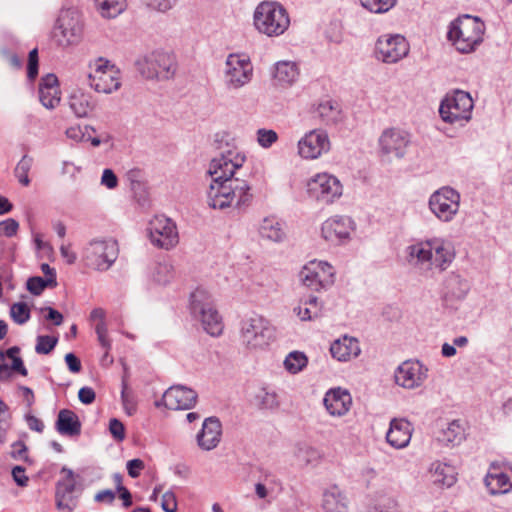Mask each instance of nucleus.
Instances as JSON below:
<instances>
[{
  "instance_id": "f257e3e1",
  "label": "nucleus",
  "mask_w": 512,
  "mask_h": 512,
  "mask_svg": "<svg viewBox=\"0 0 512 512\" xmlns=\"http://www.w3.org/2000/svg\"><path fill=\"white\" fill-rule=\"evenodd\" d=\"M485 24L478 17L463 15L451 22L448 40L461 53H470L483 41Z\"/></svg>"
},
{
  "instance_id": "f03ea898",
  "label": "nucleus",
  "mask_w": 512,
  "mask_h": 512,
  "mask_svg": "<svg viewBox=\"0 0 512 512\" xmlns=\"http://www.w3.org/2000/svg\"><path fill=\"white\" fill-rule=\"evenodd\" d=\"M275 327L261 315H252L240 323L239 339L248 350H263L275 339Z\"/></svg>"
},
{
  "instance_id": "7ed1b4c3",
  "label": "nucleus",
  "mask_w": 512,
  "mask_h": 512,
  "mask_svg": "<svg viewBox=\"0 0 512 512\" xmlns=\"http://www.w3.org/2000/svg\"><path fill=\"white\" fill-rule=\"evenodd\" d=\"M190 312L199 319L203 329L211 336L223 331L222 318L214 307L211 294L204 288H197L190 295Z\"/></svg>"
},
{
  "instance_id": "20e7f679",
  "label": "nucleus",
  "mask_w": 512,
  "mask_h": 512,
  "mask_svg": "<svg viewBox=\"0 0 512 512\" xmlns=\"http://www.w3.org/2000/svg\"><path fill=\"white\" fill-rule=\"evenodd\" d=\"M254 24L257 30L267 36L282 35L290 25L286 9L277 2H262L254 12Z\"/></svg>"
},
{
  "instance_id": "39448f33",
  "label": "nucleus",
  "mask_w": 512,
  "mask_h": 512,
  "mask_svg": "<svg viewBox=\"0 0 512 512\" xmlns=\"http://www.w3.org/2000/svg\"><path fill=\"white\" fill-rule=\"evenodd\" d=\"M254 67L251 59L244 53H230L226 57L222 69V82L224 88L229 91H238L252 81Z\"/></svg>"
},
{
  "instance_id": "423d86ee",
  "label": "nucleus",
  "mask_w": 512,
  "mask_h": 512,
  "mask_svg": "<svg viewBox=\"0 0 512 512\" xmlns=\"http://www.w3.org/2000/svg\"><path fill=\"white\" fill-rule=\"evenodd\" d=\"M473 108L474 102L470 94L455 90L442 99L439 114L444 122L463 127L471 120Z\"/></svg>"
},
{
  "instance_id": "0eeeda50",
  "label": "nucleus",
  "mask_w": 512,
  "mask_h": 512,
  "mask_svg": "<svg viewBox=\"0 0 512 512\" xmlns=\"http://www.w3.org/2000/svg\"><path fill=\"white\" fill-rule=\"evenodd\" d=\"M119 247L112 238H98L91 240L83 249L82 260L84 265L96 271H107L117 260Z\"/></svg>"
},
{
  "instance_id": "6e6552de",
  "label": "nucleus",
  "mask_w": 512,
  "mask_h": 512,
  "mask_svg": "<svg viewBox=\"0 0 512 512\" xmlns=\"http://www.w3.org/2000/svg\"><path fill=\"white\" fill-rule=\"evenodd\" d=\"M140 74L149 80H168L176 72V61L172 54L164 51H153L136 62Z\"/></svg>"
},
{
  "instance_id": "1a4fd4ad",
  "label": "nucleus",
  "mask_w": 512,
  "mask_h": 512,
  "mask_svg": "<svg viewBox=\"0 0 512 512\" xmlns=\"http://www.w3.org/2000/svg\"><path fill=\"white\" fill-rule=\"evenodd\" d=\"M83 32V22L76 9L61 10L52 31L54 41L60 47L78 43Z\"/></svg>"
},
{
  "instance_id": "9d476101",
  "label": "nucleus",
  "mask_w": 512,
  "mask_h": 512,
  "mask_svg": "<svg viewBox=\"0 0 512 512\" xmlns=\"http://www.w3.org/2000/svg\"><path fill=\"white\" fill-rule=\"evenodd\" d=\"M460 198L454 188L443 186L430 195L429 209L440 221L450 222L459 211Z\"/></svg>"
},
{
  "instance_id": "9b49d317",
  "label": "nucleus",
  "mask_w": 512,
  "mask_h": 512,
  "mask_svg": "<svg viewBox=\"0 0 512 512\" xmlns=\"http://www.w3.org/2000/svg\"><path fill=\"white\" fill-rule=\"evenodd\" d=\"M307 192L312 199L323 204H331L341 197L343 186L334 175L318 173L308 181Z\"/></svg>"
},
{
  "instance_id": "f8f14e48",
  "label": "nucleus",
  "mask_w": 512,
  "mask_h": 512,
  "mask_svg": "<svg viewBox=\"0 0 512 512\" xmlns=\"http://www.w3.org/2000/svg\"><path fill=\"white\" fill-rule=\"evenodd\" d=\"M300 282L312 291L327 289L335 281V270L327 262L313 260L299 272Z\"/></svg>"
},
{
  "instance_id": "ddd939ff",
  "label": "nucleus",
  "mask_w": 512,
  "mask_h": 512,
  "mask_svg": "<svg viewBox=\"0 0 512 512\" xmlns=\"http://www.w3.org/2000/svg\"><path fill=\"white\" fill-rule=\"evenodd\" d=\"M89 86L99 93H112L119 89L120 71L102 58L98 59L88 75Z\"/></svg>"
},
{
  "instance_id": "4468645a",
  "label": "nucleus",
  "mask_w": 512,
  "mask_h": 512,
  "mask_svg": "<svg viewBox=\"0 0 512 512\" xmlns=\"http://www.w3.org/2000/svg\"><path fill=\"white\" fill-rule=\"evenodd\" d=\"M409 49V43L402 35H382L376 42L375 53L378 60L393 64L406 57Z\"/></svg>"
},
{
  "instance_id": "2eb2a0df",
  "label": "nucleus",
  "mask_w": 512,
  "mask_h": 512,
  "mask_svg": "<svg viewBox=\"0 0 512 512\" xmlns=\"http://www.w3.org/2000/svg\"><path fill=\"white\" fill-rule=\"evenodd\" d=\"M297 148L302 159L314 160L330 151L331 142L325 130L313 129L300 138Z\"/></svg>"
},
{
  "instance_id": "dca6fc26",
  "label": "nucleus",
  "mask_w": 512,
  "mask_h": 512,
  "mask_svg": "<svg viewBox=\"0 0 512 512\" xmlns=\"http://www.w3.org/2000/svg\"><path fill=\"white\" fill-rule=\"evenodd\" d=\"M149 238L153 245L166 250L174 247L179 240L175 223L163 216H155L148 226Z\"/></svg>"
},
{
  "instance_id": "f3484780",
  "label": "nucleus",
  "mask_w": 512,
  "mask_h": 512,
  "mask_svg": "<svg viewBox=\"0 0 512 512\" xmlns=\"http://www.w3.org/2000/svg\"><path fill=\"white\" fill-rule=\"evenodd\" d=\"M354 230L355 222L351 217L336 215L322 223L321 236L331 244H341L350 239Z\"/></svg>"
},
{
  "instance_id": "a211bd4d",
  "label": "nucleus",
  "mask_w": 512,
  "mask_h": 512,
  "mask_svg": "<svg viewBox=\"0 0 512 512\" xmlns=\"http://www.w3.org/2000/svg\"><path fill=\"white\" fill-rule=\"evenodd\" d=\"M245 157L239 153L228 151L219 157L212 159L209 165L208 173L212 180L234 179L235 171L242 167Z\"/></svg>"
},
{
  "instance_id": "6ab92c4d",
  "label": "nucleus",
  "mask_w": 512,
  "mask_h": 512,
  "mask_svg": "<svg viewBox=\"0 0 512 512\" xmlns=\"http://www.w3.org/2000/svg\"><path fill=\"white\" fill-rule=\"evenodd\" d=\"M197 400V393L185 386L176 385L168 388L160 401L155 404L157 407L164 405L170 410L191 409Z\"/></svg>"
},
{
  "instance_id": "aec40b11",
  "label": "nucleus",
  "mask_w": 512,
  "mask_h": 512,
  "mask_svg": "<svg viewBox=\"0 0 512 512\" xmlns=\"http://www.w3.org/2000/svg\"><path fill=\"white\" fill-rule=\"evenodd\" d=\"M410 141L411 139L408 132L397 128H390L384 130L379 137V147L383 154L402 158L406 153Z\"/></svg>"
},
{
  "instance_id": "412c9836",
  "label": "nucleus",
  "mask_w": 512,
  "mask_h": 512,
  "mask_svg": "<svg viewBox=\"0 0 512 512\" xmlns=\"http://www.w3.org/2000/svg\"><path fill=\"white\" fill-rule=\"evenodd\" d=\"M395 382L405 389H414L427 378V369L419 361H405L395 371Z\"/></svg>"
},
{
  "instance_id": "4be33fe9",
  "label": "nucleus",
  "mask_w": 512,
  "mask_h": 512,
  "mask_svg": "<svg viewBox=\"0 0 512 512\" xmlns=\"http://www.w3.org/2000/svg\"><path fill=\"white\" fill-rule=\"evenodd\" d=\"M61 473L65 476L56 484V505L59 510L71 511L74 506L73 493L76 487L74 473L66 467L62 468Z\"/></svg>"
},
{
  "instance_id": "5701e85b",
  "label": "nucleus",
  "mask_w": 512,
  "mask_h": 512,
  "mask_svg": "<svg viewBox=\"0 0 512 512\" xmlns=\"http://www.w3.org/2000/svg\"><path fill=\"white\" fill-rule=\"evenodd\" d=\"M222 436V424L220 420L211 416L203 421L201 430L196 435L198 446L205 451H210L218 446Z\"/></svg>"
},
{
  "instance_id": "b1692460",
  "label": "nucleus",
  "mask_w": 512,
  "mask_h": 512,
  "mask_svg": "<svg viewBox=\"0 0 512 512\" xmlns=\"http://www.w3.org/2000/svg\"><path fill=\"white\" fill-rule=\"evenodd\" d=\"M20 348L18 346L10 347L3 352L0 350V380H8L12 372H16L22 376L28 375V370L24 365L22 358L19 356Z\"/></svg>"
},
{
  "instance_id": "393cba45",
  "label": "nucleus",
  "mask_w": 512,
  "mask_h": 512,
  "mask_svg": "<svg viewBox=\"0 0 512 512\" xmlns=\"http://www.w3.org/2000/svg\"><path fill=\"white\" fill-rule=\"evenodd\" d=\"M413 432L412 424L404 418H394L390 421V427L386 433L387 442L396 449H402L409 445Z\"/></svg>"
},
{
  "instance_id": "a878e982",
  "label": "nucleus",
  "mask_w": 512,
  "mask_h": 512,
  "mask_svg": "<svg viewBox=\"0 0 512 512\" xmlns=\"http://www.w3.org/2000/svg\"><path fill=\"white\" fill-rule=\"evenodd\" d=\"M323 403L330 415L343 416L350 410L352 397L345 389L333 388L326 392Z\"/></svg>"
},
{
  "instance_id": "bb28decb",
  "label": "nucleus",
  "mask_w": 512,
  "mask_h": 512,
  "mask_svg": "<svg viewBox=\"0 0 512 512\" xmlns=\"http://www.w3.org/2000/svg\"><path fill=\"white\" fill-rule=\"evenodd\" d=\"M231 179L212 180L207 192L208 205L213 209H225L232 206V198L230 197Z\"/></svg>"
},
{
  "instance_id": "cd10ccee",
  "label": "nucleus",
  "mask_w": 512,
  "mask_h": 512,
  "mask_svg": "<svg viewBox=\"0 0 512 512\" xmlns=\"http://www.w3.org/2000/svg\"><path fill=\"white\" fill-rule=\"evenodd\" d=\"M407 262L419 269H430L431 239L420 240L405 248Z\"/></svg>"
},
{
  "instance_id": "c85d7f7f",
  "label": "nucleus",
  "mask_w": 512,
  "mask_h": 512,
  "mask_svg": "<svg viewBox=\"0 0 512 512\" xmlns=\"http://www.w3.org/2000/svg\"><path fill=\"white\" fill-rule=\"evenodd\" d=\"M430 480L438 488H450L457 481L456 468L450 463L434 461L429 467Z\"/></svg>"
},
{
  "instance_id": "c756f323",
  "label": "nucleus",
  "mask_w": 512,
  "mask_h": 512,
  "mask_svg": "<svg viewBox=\"0 0 512 512\" xmlns=\"http://www.w3.org/2000/svg\"><path fill=\"white\" fill-rule=\"evenodd\" d=\"M431 256L430 269L436 267L444 271L454 260L455 253L450 242L442 238H431Z\"/></svg>"
},
{
  "instance_id": "7c9ffc66",
  "label": "nucleus",
  "mask_w": 512,
  "mask_h": 512,
  "mask_svg": "<svg viewBox=\"0 0 512 512\" xmlns=\"http://www.w3.org/2000/svg\"><path fill=\"white\" fill-rule=\"evenodd\" d=\"M39 100L47 109H54L60 103L58 78L54 74L44 76L39 84Z\"/></svg>"
},
{
  "instance_id": "2f4dec72",
  "label": "nucleus",
  "mask_w": 512,
  "mask_h": 512,
  "mask_svg": "<svg viewBox=\"0 0 512 512\" xmlns=\"http://www.w3.org/2000/svg\"><path fill=\"white\" fill-rule=\"evenodd\" d=\"M330 353L334 359L341 362L356 358L361 353L359 341L354 337L345 335L331 344Z\"/></svg>"
},
{
  "instance_id": "473e14b6",
  "label": "nucleus",
  "mask_w": 512,
  "mask_h": 512,
  "mask_svg": "<svg viewBox=\"0 0 512 512\" xmlns=\"http://www.w3.org/2000/svg\"><path fill=\"white\" fill-rule=\"evenodd\" d=\"M322 508L325 512H348L346 495L336 485L323 492Z\"/></svg>"
},
{
  "instance_id": "72a5a7b5",
  "label": "nucleus",
  "mask_w": 512,
  "mask_h": 512,
  "mask_svg": "<svg viewBox=\"0 0 512 512\" xmlns=\"http://www.w3.org/2000/svg\"><path fill=\"white\" fill-rule=\"evenodd\" d=\"M56 430L64 436H78L81 433V423L78 416L69 409H62L58 413L55 424Z\"/></svg>"
},
{
  "instance_id": "f704fd0d",
  "label": "nucleus",
  "mask_w": 512,
  "mask_h": 512,
  "mask_svg": "<svg viewBox=\"0 0 512 512\" xmlns=\"http://www.w3.org/2000/svg\"><path fill=\"white\" fill-rule=\"evenodd\" d=\"M258 232L261 238L276 243L282 242L286 237L283 223L273 216L265 217L261 221Z\"/></svg>"
},
{
  "instance_id": "c9c22d12",
  "label": "nucleus",
  "mask_w": 512,
  "mask_h": 512,
  "mask_svg": "<svg viewBox=\"0 0 512 512\" xmlns=\"http://www.w3.org/2000/svg\"><path fill=\"white\" fill-rule=\"evenodd\" d=\"M299 76V69L292 61H279L274 66L273 79L277 85H292Z\"/></svg>"
},
{
  "instance_id": "e433bc0d",
  "label": "nucleus",
  "mask_w": 512,
  "mask_h": 512,
  "mask_svg": "<svg viewBox=\"0 0 512 512\" xmlns=\"http://www.w3.org/2000/svg\"><path fill=\"white\" fill-rule=\"evenodd\" d=\"M97 102L90 94L74 93L69 99V107L79 118L88 117L96 108Z\"/></svg>"
},
{
  "instance_id": "4c0bfd02",
  "label": "nucleus",
  "mask_w": 512,
  "mask_h": 512,
  "mask_svg": "<svg viewBox=\"0 0 512 512\" xmlns=\"http://www.w3.org/2000/svg\"><path fill=\"white\" fill-rule=\"evenodd\" d=\"M301 321H311L318 318L322 312V304L316 296L301 298L299 304L293 309Z\"/></svg>"
},
{
  "instance_id": "58836bf2",
  "label": "nucleus",
  "mask_w": 512,
  "mask_h": 512,
  "mask_svg": "<svg viewBox=\"0 0 512 512\" xmlns=\"http://www.w3.org/2000/svg\"><path fill=\"white\" fill-rule=\"evenodd\" d=\"M485 484L490 494H505L512 490V468L511 474L506 472L489 473L485 478Z\"/></svg>"
},
{
  "instance_id": "ea45409f",
  "label": "nucleus",
  "mask_w": 512,
  "mask_h": 512,
  "mask_svg": "<svg viewBox=\"0 0 512 512\" xmlns=\"http://www.w3.org/2000/svg\"><path fill=\"white\" fill-rule=\"evenodd\" d=\"M438 441L446 445H458L465 439V429L459 420H453L443 428L438 436Z\"/></svg>"
},
{
  "instance_id": "a19ab883",
  "label": "nucleus",
  "mask_w": 512,
  "mask_h": 512,
  "mask_svg": "<svg viewBox=\"0 0 512 512\" xmlns=\"http://www.w3.org/2000/svg\"><path fill=\"white\" fill-rule=\"evenodd\" d=\"M230 197L232 198V206L241 208L250 204L252 194L250 193V186L245 180L231 179Z\"/></svg>"
},
{
  "instance_id": "79ce46f5",
  "label": "nucleus",
  "mask_w": 512,
  "mask_h": 512,
  "mask_svg": "<svg viewBox=\"0 0 512 512\" xmlns=\"http://www.w3.org/2000/svg\"><path fill=\"white\" fill-rule=\"evenodd\" d=\"M316 114L326 125H333L341 119V109L337 102L324 100L316 108Z\"/></svg>"
},
{
  "instance_id": "37998d69",
  "label": "nucleus",
  "mask_w": 512,
  "mask_h": 512,
  "mask_svg": "<svg viewBox=\"0 0 512 512\" xmlns=\"http://www.w3.org/2000/svg\"><path fill=\"white\" fill-rule=\"evenodd\" d=\"M95 2L101 15L106 18L117 17L126 7L125 0H95Z\"/></svg>"
},
{
  "instance_id": "c03bdc74",
  "label": "nucleus",
  "mask_w": 512,
  "mask_h": 512,
  "mask_svg": "<svg viewBox=\"0 0 512 512\" xmlns=\"http://www.w3.org/2000/svg\"><path fill=\"white\" fill-rule=\"evenodd\" d=\"M175 272L172 264L167 261L158 262L153 268L152 278L155 282L161 285H166L172 281Z\"/></svg>"
},
{
  "instance_id": "a18cd8bd",
  "label": "nucleus",
  "mask_w": 512,
  "mask_h": 512,
  "mask_svg": "<svg viewBox=\"0 0 512 512\" xmlns=\"http://www.w3.org/2000/svg\"><path fill=\"white\" fill-rule=\"evenodd\" d=\"M307 363L308 359L303 352L293 351L286 356L284 367L288 372L296 374L302 371L307 366Z\"/></svg>"
},
{
  "instance_id": "49530a36",
  "label": "nucleus",
  "mask_w": 512,
  "mask_h": 512,
  "mask_svg": "<svg viewBox=\"0 0 512 512\" xmlns=\"http://www.w3.org/2000/svg\"><path fill=\"white\" fill-rule=\"evenodd\" d=\"M33 162V158L28 154H25L19 160L14 169L15 177L18 179L19 183L25 187L29 186L31 182L28 174L32 168Z\"/></svg>"
},
{
  "instance_id": "de8ad7c7",
  "label": "nucleus",
  "mask_w": 512,
  "mask_h": 512,
  "mask_svg": "<svg viewBox=\"0 0 512 512\" xmlns=\"http://www.w3.org/2000/svg\"><path fill=\"white\" fill-rule=\"evenodd\" d=\"M361 6L371 13L383 14L391 10L397 0H359Z\"/></svg>"
},
{
  "instance_id": "09e8293b",
  "label": "nucleus",
  "mask_w": 512,
  "mask_h": 512,
  "mask_svg": "<svg viewBox=\"0 0 512 512\" xmlns=\"http://www.w3.org/2000/svg\"><path fill=\"white\" fill-rule=\"evenodd\" d=\"M57 286V280L44 279L40 276L30 277L27 280V290L33 295H40L45 288Z\"/></svg>"
},
{
  "instance_id": "8fccbe9b",
  "label": "nucleus",
  "mask_w": 512,
  "mask_h": 512,
  "mask_svg": "<svg viewBox=\"0 0 512 512\" xmlns=\"http://www.w3.org/2000/svg\"><path fill=\"white\" fill-rule=\"evenodd\" d=\"M258 405L263 409H276L279 407L278 396L275 392L262 388L256 395Z\"/></svg>"
},
{
  "instance_id": "3c124183",
  "label": "nucleus",
  "mask_w": 512,
  "mask_h": 512,
  "mask_svg": "<svg viewBox=\"0 0 512 512\" xmlns=\"http://www.w3.org/2000/svg\"><path fill=\"white\" fill-rule=\"evenodd\" d=\"M10 316L15 323L23 325L30 319V309L24 302L14 303L10 308Z\"/></svg>"
},
{
  "instance_id": "603ef678",
  "label": "nucleus",
  "mask_w": 512,
  "mask_h": 512,
  "mask_svg": "<svg viewBox=\"0 0 512 512\" xmlns=\"http://www.w3.org/2000/svg\"><path fill=\"white\" fill-rule=\"evenodd\" d=\"M58 338L48 335H39L36 339L35 351L37 354H49L57 345Z\"/></svg>"
},
{
  "instance_id": "864d4df0",
  "label": "nucleus",
  "mask_w": 512,
  "mask_h": 512,
  "mask_svg": "<svg viewBox=\"0 0 512 512\" xmlns=\"http://www.w3.org/2000/svg\"><path fill=\"white\" fill-rule=\"evenodd\" d=\"M374 512H399L398 502L391 496L379 497L374 505Z\"/></svg>"
},
{
  "instance_id": "5fc2aeb1",
  "label": "nucleus",
  "mask_w": 512,
  "mask_h": 512,
  "mask_svg": "<svg viewBox=\"0 0 512 512\" xmlns=\"http://www.w3.org/2000/svg\"><path fill=\"white\" fill-rule=\"evenodd\" d=\"M257 142L263 148H270L277 140L278 134L272 129L260 128L256 132Z\"/></svg>"
},
{
  "instance_id": "6e6d98bb",
  "label": "nucleus",
  "mask_w": 512,
  "mask_h": 512,
  "mask_svg": "<svg viewBox=\"0 0 512 512\" xmlns=\"http://www.w3.org/2000/svg\"><path fill=\"white\" fill-rule=\"evenodd\" d=\"M298 460L306 465L312 464L319 459V452L312 447H299L296 453Z\"/></svg>"
},
{
  "instance_id": "4d7b16f0",
  "label": "nucleus",
  "mask_w": 512,
  "mask_h": 512,
  "mask_svg": "<svg viewBox=\"0 0 512 512\" xmlns=\"http://www.w3.org/2000/svg\"><path fill=\"white\" fill-rule=\"evenodd\" d=\"M95 332L97 334L98 341L102 348L106 350V353L111 348V342L108 338V330L105 322H98L95 326Z\"/></svg>"
},
{
  "instance_id": "13d9d810",
  "label": "nucleus",
  "mask_w": 512,
  "mask_h": 512,
  "mask_svg": "<svg viewBox=\"0 0 512 512\" xmlns=\"http://www.w3.org/2000/svg\"><path fill=\"white\" fill-rule=\"evenodd\" d=\"M38 75V51L33 49L28 55L27 77L29 80H34Z\"/></svg>"
},
{
  "instance_id": "bf43d9fd",
  "label": "nucleus",
  "mask_w": 512,
  "mask_h": 512,
  "mask_svg": "<svg viewBox=\"0 0 512 512\" xmlns=\"http://www.w3.org/2000/svg\"><path fill=\"white\" fill-rule=\"evenodd\" d=\"M161 507L165 512H176L177 511V499L172 491H166L162 495Z\"/></svg>"
},
{
  "instance_id": "052dcab7",
  "label": "nucleus",
  "mask_w": 512,
  "mask_h": 512,
  "mask_svg": "<svg viewBox=\"0 0 512 512\" xmlns=\"http://www.w3.org/2000/svg\"><path fill=\"white\" fill-rule=\"evenodd\" d=\"M109 431L113 438L117 441H122L125 438V428L121 421L112 418L109 422Z\"/></svg>"
},
{
  "instance_id": "680f3d73",
  "label": "nucleus",
  "mask_w": 512,
  "mask_h": 512,
  "mask_svg": "<svg viewBox=\"0 0 512 512\" xmlns=\"http://www.w3.org/2000/svg\"><path fill=\"white\" fill-rule=\"evenodd\" d=\"M148 7L159 12H166L170 10L175 4L176 0H145Z\"/></svg>"
},
{
  "instance_id": "e2e57ef3",
  "label": "nucleus",
  "mask_w": 512,
  "mask_h": 512,
  "mask_svg": "<svg viewBox=\"0 0 512 512\" xmlns=\"http://www.w3.org/2000/svg\"><path fill=\"white\" fill-rule=\"evenodd\" d=\"M18 228L19 223L13 218H8L0 223V231L7 237L16 235Z\"/></svg>"
},
{
  "instance_id": "0e129e2a",
  "label": "nucleus",
  "mask_w": 512,
  "mask_h": 512,
  "mask_svg": "<svg viewBox=\"0 0 512 512\" xmlns=\"http://www.w3.org/2000/svg\"><path fill=\"white\" fill-rule=\"evenodd\" d=\"M101 184L108 189H114L118 185V178L111 169H105L102 173Z\"/></svg>"
},
{
  "instance_id": "69168bd1",
  "label": "nucleus",
  "mask_w": 512,
  "mask_h": 512,
  "mask_svg": "<svg viewBox=\"0 0 512 512\" xmlns=\"http://www.w3.org/2000/svg\"><path fill=\"white\" fill-rule=\"evenodd\" d=\"M126 466L128 474L132 478H137L145 467L144 462L138 458L129 460Z\"/></svg>"
},
{
  "instance_id": "338daca9",
  "label": "nucleus",
  "mask_w": 512,
  "mask_h": 512,
  "mask_svg": "<svg viewBox=\"0 0 512 512\" xmlns=\"http://www.w3.org/2000/svg\"><path fill=\"white\" fill-rule=\"evenodd\" d=\"M11 456L14 459L26 460L27 456V446L22 441H16L12 444Z\"/></svg>"
},
{
  "instance_id": "774afa93",
  "label": "nucleus",
  "mask_w": 512,
  "mask_h": 512,
  "mask_svg": "<svg viewBox=\"0 0 512 512\" xmlns=\"http://www.w3.org/2000/svg\"><path fill=\"white\" fill-rule=\"evenodd\" d=\"M96 397L95 391L91 387H82L78 392V398L83 404H91Z\"/></svg>"
}]
</instances>
